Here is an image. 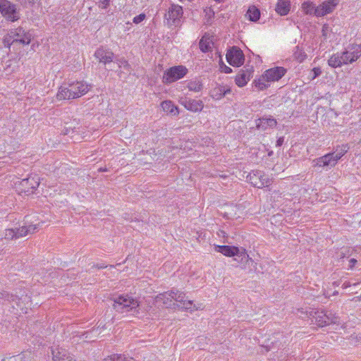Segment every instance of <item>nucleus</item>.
I'll list each match as a JSON object with an SVG mask.
<instances>
[{
	"label": "nucleus",
	"mask_w": 361,
	"mask_h": 361,
	"mask_svg": "<svg viewBox=\"0 0 361 361\" xmlns=\"http://www.w3.org/2000/svg\"><path fill=\"white\" fill-rule=\"evenodd\" d=\"M91 87V85L83 80L63 84L59 87L56 98L59 100L79 98L88 92Z\"/></svg>",
	"instance_id": "1"
},
{
	"label": "nucleus",
	"mask_w": 361,
	"mask_h": 361,
	"mask_svg": "<svg viewBox=\"0 0 361 361\" xmlns=\"http://www.w3.org/2000/svg\"><path fill=\"white\" fill-rule=\"evenodd\" d=\"M286 73V70L283 67H274L267 70L262 76L255 80V86L260 90L267 89L270 86V83L279 81Z\"/></svg>",
	"instance_id": "2"
},
{
	"label": "nucleus",
	"mask_w": 361,
	"mask_h": 361,
	"mask_svg": "<svg viewBox=\"0 0 361 361\" xmlns=\"http://www.w3.org/2000/svg\"><path fill=\"white\" fill-rule=\"evenodd\" d=\"M31 37L32 35L29 32H25L23 27H19L8 32L4 39V44L7 47H10L15 43H20L23 45L29 44Z\"/></svg>",
	"instance_id": "3"
},
{
	"label": "nucleus",
	"mask_w": 361,
	"mask_h": 361,
	"mask_svg": "<svg viewBox=\"0 0 361 361\" xmlns=\"http://www.w3.org/2000/svg\"><path fill=\"white\" fill-rule=\"evenodd\" d=\"M113 307L118 312L127 313L133 312L134 314L138 312L137 309L139 307V302L128 295H119L114 299Z\"/></svg>",
	"instance_id": "4"
},
{
	"label": "nucleus",
	"mask_w": 361,
	"mask_h": 361,
	"mask_svg": "<svg viewBox=\"0 0 361 361\" xmlns=\"http://www.w3.org/2000/svg\"><path fill=\"white\" fill-rule=\"evenodd\" d=\"M214 250L216 252H220L226 257L235 256L240 258L241 263H247L249 261L252 262V258L249 257L246 250L243 248L229 245H215Z\"/></svg>",
	"instance_id": "5"
},
{
	"label": "nucleus",
	"mask_w": 361,
	"mask_h": 361,
	"mask_svg": "<svg viewBox=\"0 0 361 361\" xmlns=\"http://www.w3.org/2000/svg\"><path fill=\"white\" fill-rule=\"evenodd\" d=\"M183 16V7L178 4H172L165 14L164 22L170 28L179 27L181 25Z\"/></svg>",
	"instance_id": "6"
},
{
	"label": "nucleus",
	"mask_w": 361,
	"mask_h": 361,
	"mask_svg": "<svg viewBox=\"0 0 361 361\" xmlns=\"http://www.w3.org/2000/svg\"><path fill=\"white\" fill-rule=\"evenodd\" d=\"M188 73V69L184 66H175L167 69L163 75L162 82L170 84L183 78Z\"/></svg>",
	"instance_id": "7"
},
{
	"label": "nucleus",
	"mask_w": 361,
	"mask_h": 361,
	"mask_svg": "<svg viewBox=\"0 0 361 361\" xmlns=\"http://www.w3.org/2000/svg\"><path fill=\"white\" fill-rule=\"evenodd\" d=\"M247 178L253 186L258 188L268 187L272 183L271 178H270L263 171L259 170L250 172L247 176Z\"/></svg>",
	"instance_id": "8"
},
{
	"label": "nucleus",
	"mask_w": 361,
	"mask_h": 361,
	"mask_svg": "<svg viewBox=\"0 0 361 361\" xmlns=\"http://www.w3.org/2000/svg\"><path fill=\"white\" fill-rule=\"evenodd\" d=\"M0 12L4 18L12 22L20 18V13L16 5L7 0H0Z\"/></svg>",
	"instance_id": "9"
},
{
	"label": "nucleus",
	"mask_w": 361,
	"mask_h": 361,
	"mask_svg": "<svg viewBox=\"0 0 361 361\" xmlns=\"http://www.w3.org/2000/svg\"><path fill=\"white\" fill-rule=\"evenodd\" d=\"M299 316L305 317L303 315L307 317H312L311 320L312 323H315L319 326H324L329 325L327 312L323 311H311L309 313L307 311H304L303 309L298 310Z\"/></svg>",
	"instance_id": "10"
},
{
	"label": "nucleus",
	"mask_w": 361,
	"mask_h": 361,
	"mask_svg": "<svg viewBox=\"0 0 361 361\" xmlns=\"http://www.w3.org/2000/svg\"><path fill=\"white\" fill-rule=\"evenodd\" d=\"M39 185V177L37 175L30 176L27 178L21 180L19 183V190L20 192L26 195L33 193L34 190Z\"/></svg>",
	"instance_id": "11"
},
{
	"label": "nucleus",
	"mask_w": 361,
	"mask_h": 361,
	"mask_svg": "<svg viewBox=\"0 0 361 361\" xmlns=\"http://www.w3.org/2000/svg\"><path fill=\"white\" fill-rule=\"evenodd\" d=\"M226 60L230 65L239 67L243 64L245 56L240 48L233 47L227 51Z\"/></svg>",
	"instance_id": "12"
},
{
	"label": "nucleus",
	"mask_w": 361,
	"mask_h": 361,
	"mask_svg": "<svg viewBox=\"0 0 361 361\" xmlns=\"http://www.w3.org/2000/svg\"><path fill=\"white\" fill-rule=\"evenodd\" d=\"M173 302H176V305L185 310H189L192 311L197 310L198 307H195L193 302L190 300H188L185 297V294L178 290L173 289Z\"/></svg>",
	"instance_id": "13"
},
{
	"label": "nucleus",
	"mask_w": 361,
	"mask_h": 361,
	"mask_svg": "<svg viewBox=\"0 0 361 361\" xmlns=\"http://www.w3.org/2000/svg\"><path fill=\"white\" fill-rule=\"evenodd\" d=\"M342 56H345L349 63H352L357 61L361 56V45L357 44H352L348 46L345 51L341 52Z\"/></svg>",
	"instance_id": "14"
},
{
	"label": "nucleus",
	"mask_w": 361,
	"mask_h": 361,
	"mask_svg": "<svg viewBox=\"0 0 361 361\" xmlns=\"http://www.w3.org/2000/svg\"><path fill=\"white\" fill-rule=\"evenodd\" d=\"M338 4V0H329L317 7L315 16L321 17L331 13Z\"/></svg>",
	"instance_id": "15"
},
{
	"label": "nucleus",
	"mask_w": 361,
	"mask_h": 361,
	"mask_svg": "<svg viewBox=\"0 0 361 361\" xmlns=\"http://www.w3.org/2000/svg\"><path fill=\"white\" fill-rule=\"evenodd\" d=\"M180 103L187 110L192 112H197L202 110L204 107L203 102L201 100L191 99L188 98H181Z\"/></svg>",
	"instance_id": "16"
},
{
	"label": "nucleus",
	"mask_w": 361,
	"mask_h": 361,
	"mask_svg": "<svg viewBox=\"0 0 361 361\" xmlns=\"http://www.w3.org/2000/svg\"><path fill=\"white\" fill-rule=\"evenodd\" d=\"M314 161L315 162V166L319 167H333L336 164L338 160L335 158L334 153H329L314 160Z\"/></svg>",
	"instance_id": "17"
},
{
	"label": "nucleus",
	"mask_w": 361,
	"mask_h": 361,
	"mask_svg": "<svg viewBox=\"0 0 361 361\" xmlns=\"http://www.w3.org/2000/svg\"><path fill=\"white\" fill-rule=\"evenodd\" d=\"M155 300L157 304H163L166 307H171L175 305L173 289L170 291L159 294L157 295Z\"/></svg>",
	"instance_id": "18"
},
{
	"label": "nucleus",
	"mask_w": 361,
	"mask_h": 361,
	"mask_svg": "<svg viewBox=\"0 0 361 361\" xmlns=\"http://www.w3.org/2000/svg\"><path fill=\"white\" fill-rule=\"evenodd\" d=\"M94 56L100 63L106 64L113 61L114 53L109 49L100 47L96 50Z\"/></svg>",
	"instance_id": "19"
},
{
	"label": "nucleus",
	"mask_w": 361,
	"mask_h": 361,
	"mask_svg": "<svg viewBox=\"0 0 361 361\" xmlns=\"http://www.w3.org/2000/svg\"><path fill=\"white\" fill-rule=\"evenodd\" d=\"M230 92L231 88L229 87L222 85H217L210 91V96L213 99L219 100Z\"/></svg>",
	"instance_id": "20"
},
{
	"label": "nucleus",
	"mask_w": 361,
	"mask_h": 361,
	"mask_svg": "<svg viewBox=\"0 0 361 361\" xmlns=\"http://www.w3.org/2000/svg\"><path fill=\"white\" fill-rule=\"evenodd\" d=\"M344 58H346V56H344ZM349 61L347 59H343L341 53H336L330 57L328 60V64L333 68H337L341 67L342 65L348 64Z\"/></svg>",
	"instance_id": "21"
},
{
	"label": "nucleus",
	"mask_w": 361,
	"mask_h": 361,
	"mask_svg": "<svg viewBox=\"0 0 361 361\" xmlns=\"http://www.w3.org/2000/svg\"><path fill=\"white\" fill-rule=\"evenodd\" d=\"M39 226V223L30 224L29 226H23L18 228L16 229L17 233V238H21L26 236L28 234H32L35 233Z\"/></svg>",
	"instance_id": "22"
},
{
	"label": "nucleus",
	"mask_w": 361,
	"mask_h": 361,
	"mask_svg": "<svg viewBox=\"0 0 361 361\" xmlns=\"http://www.w3.org/2000/svg\"><path fill=\"white\" fill-rule=\"evenodd\" d=\"M251 77V72L247 70H240L238 75L235 76V82L238 87H244L250 80Z\"/></svg>",
	"instance_id": "23"
},
{
	"label": "nucleus",
	"mask_w": 361,
	"mask_h": 361,
	"mask_svg": "<svg viewBox=\"0 0 361 361\" xmlns=\"http://www.w3.org/2000/svg\"><path fill=\"white\" fill-rule=\"evenodd\" d=\"M290 10V0H278L275 11L280 16H286Z\"/></svg>",
	"instance_id": "24"
},
{
	"label": "nucleus",
	"mask_w": 361,
	"mask_h": 361,
	"mask_svg": "<svg viewBox=\"0 0 361 361\" xmlns=\"http://www.w3.org/2000/svg\"><path fill=\"white\" fill-rule=\"evenodd\" d=\"M276 125V121L272 118H262L256 121V127L259 130H265Z\"/></svg>",
	"instance_id": "25"
},
{
	"label": "nucleus",
	"mask_w": 361,
	"mask_h": 361,
	"mask_svg": "<svg viewBox=\"0 0 361 361\" xmlns=\"http://www.w3.org/2000/svg\"><path fill=\"white\" fill-rule=\"evenodd\" d=\"M161 106L164 112L171 116H175L179 114V109L174 103L170 100H166L161 102Z\"/></svg>",
	"instance_id": "26"
},
{
	"label": "nucleus",
	"mask_w": 361,
	"mask_h": 361,
	"mask_svg": "<svg viewBox=\"0 0 361 361\" xmlns=\"http://www.w3.org/2000/svg\"><path fill=\"white\" fill-rule=\"evenodd\" d=\"M53 361H76L72 356L67 355L62 349L52 350Z\"/></svg>",
	"instance_id": "27"
},
{
	"label": "nucleus",
	"mask_w": 361,
	"mask_h": 361,
	"mask_svg": "<svg viewBox=\"0 0 361 361\" xmlns=\"http://www.w3.org/2000/svg\"><path fill=\"white\" fill-rule=\"evenodd\" d=\"M246 16L250 21L256 22L259 19L260 11L255 6H250Z\"/></svg>",
	"instance_id": "28"
},
{
	"label": "nucleus",
	"mask_w": 361,
	"mask_h": 361,
	"mask_svg": "<svg viewBox=\"0 0 361 361\" xmlns=\"http://www.w3.org/2000/svg\"><path fill=\"white\" fill-rule=\"evenodd\" d=\"M301 8L305 14L315 16L317 7L314 6L312 2L309 1L303 2Z\"/></svg>",
	"instance_id": "29"
},
{
	"label": "nucleus",
	"mask_w": 361,
	"mask_h": 361,
	"mask_svg": "<svg viewBox=\"0 0 361 361\" xmlns=\"http://www.w3.org/2000/svg\"><path fill=\"white\" fill-rule=\"evenodd\" d=\"M200 50L204 52H209L212 51L211 41L209 37L203 36L199 43Z\"/></svg>",
	"instance_id": "30"
},
{
	"label": "nucleus",
	"mask_w": 361,
	"mask_h": 361,
	"mask_svg": "<svg viewBox=\"0 0 361 361\" xmlns=\"http://www.w3.org/2000/svg\"><path fill=\"white\" fill-rule=\"evenodd\" d=\"M2 300H8V301H12V302L15 301L16 303V305L18 307H20V300L21 299L18 298L16 295H10L9 293H6L5 291L0 292V301Z\"/></svg>",
	"instance_id": "31"
},
{
	"label": "nucleus",
	"mask_w": 361,
	"mask_h": 361,
	"mask_svg": "<svg viewBox=\"0 0 361 361\" xmlns=\"http://www.w3.org/2000/svg\"><path fill=\"white\" fill-rule=\"evenodd\" d=\"M188 90L192 92H198L202 90V85L198 80H191L187 85Z\"/></svg>",
	"instance_id": "32"
},
{
	"label": "nucleus",
	"mask_w": 361,
	"mask_h": 361,
	"mask_svg": "<svg viewBox=\"0 0 361 361\" xmlns=\"http://www.w3.org/2000/svg\"><path fill=\"white\" fill-rule=\"evenodd\" d=\"M349 147L347 145H342L340 149L337 148L334 153L335 158L340 159L348 150Z\"/></svg>",
	"instance_id": "33"
},
{
	"label": "nucleus",
	"mask_w": 361,
	"mask_h": 361,
	"mask_svg": "<svg viewBox=\"0 0 361 361\" xmlns=\"http://www.w3.org/2000/svg\"><path fill=\"white\" fill-rule=\"evenodd\" d=\"M109 360H110V361H135L133 358H127L122 355H116V354L111 355L109 357V360H106V361H109Z\"/></svg>",
	"instance_id": "34"
},
{
	"label": "nucleus",
	"mask_w": 361,
	"mask_h": 361,
	"mask_svg": "<svg viewBox=\"0 0 361 361\" xmlns=\"http://www.w3.org/2000/svg\"><path fill=\"white\" fill-rule=\"evenodd\" d=\"M4 238L8 240L17 239L16 229H6L4 231Z\"/></svg>",
	"instance_id": "35"
},
{
	"label": "nucleus",
	"mask_w": 361,
	"mask_h": 361,
	"mask_svg": "<svg viewBox=\"0 0 361 361\" xmlns=\"http://www.w3.org/2000/svg\"><path fill=\"white\" fill-rule=\"evenodd\" d=\"M328 315V321L329 324H337L338 323V317L335 314H332L331 312L327 313Z\"/></svg>",
	"instance_id": "36"
},
{
	"label": "nucleus",
	"mask_w": 361,
	"mask_h": 361,
	"mask_svg": "<svg viewBox=\"0 0 361 361\" xmlns=\"http://www.w3.org/2000/svg\"><path fill=\"white\" fill-rule=\"evenodd\" d=\"M220 71L225 73H232V69L227 66L224 62L221 61L220 63Z\"/></svg>",
	"instance_id": "37"
},
{
	"label": "nucleus",
	"mask_w": 361,
	"mask_h": 361,
	"mask_svg": "<svg viewBox=\"0 0 361 361\" xmlns=\"http://www.w3.org/2000/svg\"><path fill=\"white\" fill-rule=\"evenodd\" d=\"M146 18V16L145 14L144 13H141L135 17L133 18V23H135V24H138L140 23H141L142 21H143Z\"/></svg>",
	"instance_id": "38"
},
{
	"label": "nucleus",
	"mask_w": 361,
	"mask_h": 361,
	"mask_svg": "<svg viewBox=\"0 0 361 361\" xmlns=\"http://www.w3.org/2000/svg\"><path fill=\"white\" fill-rule=\"evenodd\" d=\"M20 4L25 6L27 5L32 6L35 4L37 0H19Z\"/></svg>",
	"instance_id": "39"
},
{
	"label": "nucleus",
	"mask_w": 361,
	"mask_h": 361,
	"mask_svg": "<svg viewBox=\"0 0 361 361\" xmlns=\"http://www.w3.org/2000/svg\"><path fill=\"white\" fill-rule=\"evenodd\" d=\"M118 66L120 68L123 67L124 68H126L127 70L129 69L130 65L125 59H121L118 61Z\"/></svg>",
	"instance_id": "40"
},
{
	"label": "nucleus",
	"mask_w": 361,
	"mask_h": 361,
	"mask_svg": "<svg viewBox=\"0 0 361 361\" xmlns=\"http://www.w3.org/2000/svg\"><path fill=\"white\" fill-rule=\"evenodd\" d=\"M13 357L16 359V361H24L26 357V354L20 353L16 355H13Z\"/></svg>",
	"instance_id": "41"
},
{
	"label": "nucleus",
	"mask_w": 361,
	"mask_h": 361,
	"mask_svg": "<svg viewBox=\"0 0 361 361\" xmlns=\"http://www.w3.org/2000/svg\"><path fill=\"white\" fill-rule=\"evenodd\" d=\"M356 263H357V260L355 259H354V258L350 259L349 261V267L350 269H352Z\"/></svg>",
	"instance_id": "42"
},
{
	"label": "nucleus",
	"mask_w": 361,
	"mask_h": 361,
	"mask_svg": "<svg viewBox=\"0 0 361 361\" xmlns=\"http://www.w3.org/2000/svg\"><path fill=\"white\" fill-rule=\"evenodd\" d=\"M283 137H279L276 141V146L280 147L283 145Z\"/></svg>",
	"instance_id": "43"
},
{
	"label": "nucleus",
	"mask_w": 361,
	"mask_h": 361,
	"mask_svg": "<svg viewBox=\"0 0 361 361\" xmlns=\"http://www.w3.org/2000/svg\"><path fill=\"white\" fill-rule=\"evenodd\" d=\"M329 27L326 25H324L322 27V32L324 36H326V31L328 30Z\"/></svg>",
	"instance_id": "44"
},
{
	"label": "nucleus",
	"mask_w": 361,
	"mask_h": 361,
	"mask_svg": "<svg viewBox=\"0 0 361 361\" xmlns=\"http://www.w3.org/2000/svg\"><path fill=\"white\" fill-rule=\"evenodd\" d=\"M1 361H16V359L13 356L4 358Z\"/></svg>",
	"instance_id": "45"
},
{
	"label": "nucleus",
	"mask_w": 361,
	"mask_h": 361,
	"mask_svg": "<svg viewBox=\"0 0 361 361\" xmlns=\"http://www.w3.org/2000/svg\"><path fill=\"white\" fill-rule=\"evenodd\" d=\"M110 0H101L100 2L104 4V7L106 8L109 4Z\"/></svg>",
	"instance_id": "46"
},
{
	"label": "nucleus",
	"mask_w": 361,
	"mask_h": 361,
	"mask_svg": "<svg viewBox=\"0 0 361 361\" xmlns=\"http://www.w3.org/2000/svg\"><path fill=\"white\" fill-rule=\"evenodd\" d=\"M313 71L314 72V76L313 77L314 78L319 75V73H321L318 68H314Z\"/></svg>",
	"instance_id": "47"
},
{
	"label": "nucleus",
	"mask_w": 361,
	"mask_h": 361,
	"mask_svg": "<svg viewBox=\"0 0 361 361\" xmlns=\"http://www.w3.org/2000/svg\"><path fill=\"white\" fill-rule=\"evenodd\" d=\"M219 236L225 238L226 237V233L224 231H219L218 233Z\"/></svg>",
	"instance_id": "48"
},
{
	"label": "nucleus",
	"mask_w": 361,
	"mask_h": 361,
	"mask_svg": "<svg viewBox=\"0 0 361 361\" xmlns=\"http://www.w3.org/2000/svg\"><path fill=\"white\" fill-rule=\"evenodd\" d=\"M344 285H345V287H348V286H350V283H348V284L346 283H345Z\"/></svg>",
	"instance_id": "49"
},
{
	"label": "nucleus",
	"mask_w": 361,
	"mask_h": 361,
	"mask_svg": "<svg viewBox=\"0 0 361 361\" xmlns=\"http://www.w3.org/2000/svg\"><path fill=\"white\" fill-rule=\"evenodd\" d=\"M99 171H106V169H102V168H101V169H99Z\"/></svg>",
	"instance_id": "50"
},
{
	"label": "nucleus",
	"mask_w": 361,
	"mask_h": 361,
	"mask_svg": "<svg viewBox=\"0 0 361 361\" xmlns=\"http://www.w3.org/2000/svg\"><path fill=\"white\" fill-rule=\"evenodd\" d=\"M215 1H217V2H221V1H223L224 0H214Z\"/></svg>",
	"instance_id": "51"
},
{
	"label": "nucleus",
	"mask_w": 361,
	"mask_h": 361,
	"mask_svg": "<svg viewBox=\"0 0 361 361\" xmlns=\"http://www.w3.org/2000/svg\"><path fill=\"white\" fill-rule=\"evenodd\" d=\"M104 267H98L99 269H102V268H104Z\"/></svg>",
	"instance_id": "52"
},
{
	"label": "nucleus",
	"mask_w": 361,
	"mask_h": 361,
	"mask_svg": "<svg viewBox=\"0 0 361 361\" xmlns=\"http://www.w3.org/2000/svg\"><path fill=\"white\" fill-rule=\"evenodd\" d=\"M25 300H28V298L27 296L25 298Z\"/></svg>",
	"instance_id": "53"
}]
</instances>
